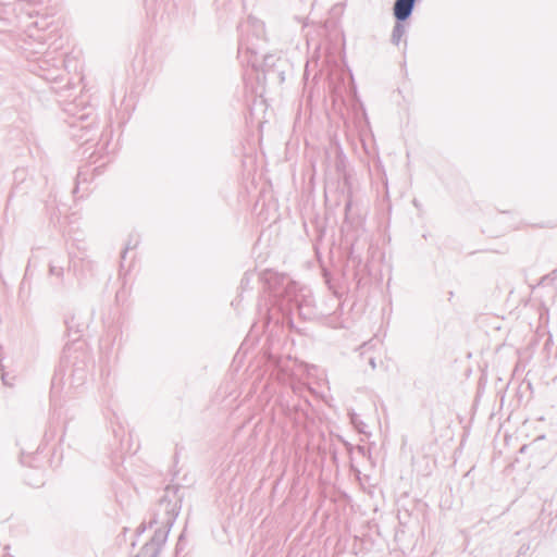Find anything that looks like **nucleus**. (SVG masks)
I'll list each match as a JSON object with an SVG mask.
<instances>
[{
	"instance_id": "nucleus-1",
	"label": "nucleus",
	"mask_w": 557,
	"mask_h": 557,
	"mask_svg": "<svg viewBox=\"0 0 557 557\" xmlns=\"http://www.w3.org/2000/svg\"><path fill=\"white\" fill-rule=\"evenodd\" d=\"M414 0H396L394 5V15L399 21H405L411 14Z\"/></svg>"
}]
</instances>
